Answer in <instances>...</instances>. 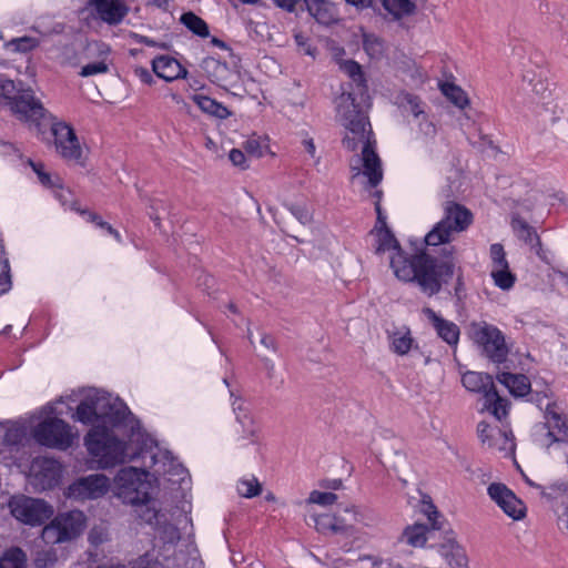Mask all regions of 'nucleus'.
<instances>
[{
    "label": "nucleus",
    "mask_w": 568,
    "mask_h": 568,
    "mask_svg": "<svg viewBox=\"0 0 568 568\" xmlns=\"http://www.w3.org/2000/svg\"><path fill=\"white\" fill-rule=\"evenodd\" d=\"M74 417L92 425L84 437V446L100 469L140 457L150 442L128 406L101 390H90L78 405Z\"/></svg>",
    "instance_id": "nucleus-1"
},
{
    "label": "nucleus",
    "mask_w": 568,
    "mask_h": 568,
    "mask_svg": "<svg viewBox=\"0 0 568 568\" xmlns=\"http://www.w3.org/2000/svg\"><path fill=\"white\" fill-rule=\"evenodd\" d=\"M353 92L343 89L335 99L336 120L346 130L343 144L346 149L355 151L361 149L349 162L351 182L354 186L364 190L377 186L383 180L382 162L371 141L372 130L365 114L355 103Z\"/></svg>",
    "instance_id": "nucleus-2"
},
{
    "label": "nucleus",
    "mask_w": 568,
    "mask_h": 568,
    "mask_svg": "<svg viewBox=\"0 0 568 568\" xmlns=\"http://www.w3.org/2000/svg\"><path fill=\"white\" fill-rule=\"evenodd\" d=\"M142 519L158 530V555L139 557L132 568H204L196 549L181 542L179 529L168 524L164 515L155 508L146 507Z\"/></svg>",
    "instance_id": "nucleus-3"
},
{
    "label": "nucleus",
    "mask_w": 568,
    "mask_h": 568,
    "mask_svg": "<svg viewBox=\"0 0 568 568\" xmlns=\"http://www.w3.org/2000/svg\"><path fill=\"white\" fill-rule=\"evenodd\" d=\"M389 264L399 281L416 282L429 296L440 291L442 283L447 282L455 270L453 258L438 261L426 253L408 256L403 250L389 255Z\"/></svg>",
    "instance_id": "nucleus-4"
},
{
    "label": "nucleus",
    "mask_w": 568,
    "mask_h": 568,
    "mask_svg": "<svg viewBox=\"0 0 568 568\" xmlns=\"http://www.w3.org/2000/svg\"><path fill=\"white\" fill-rule=\"evenodd\" d=\"M52 404L43 406L39 410L40 422L32 428V437L41 446L65 450L73 444L74 435L71 427L61 418L52 416Z\"/></svg>",
    "instance_id": "nucleus-5"
},
{
    "label": "nucleus",
    "mask_w": 568,
    "mask_h": 568,
    "mask_svg": "<svg viewBox=\"0 0 568 568\" xmlns=\"http://www.w3.org/2000/svg\"><path fill=\"white\" fill-rule=\"evenodd\" d=\"M144 469L121 468L113 479L114 495L124 504L143 505L151 498L152 484Z\"/></svg>",
    "instance_id": "nucleus-6"
},
{
    "label": "nucleus",
    "mask_w": 568,
    "mask_h": 568,
    "mask_svg": "<svg viewBox=\"0 0 568 568\" xmlns=\"http://www.w3.org/2000/svg\"><path fill=\"white\" fill-rule=\"evenodd\" d=\"M473 222V214L465 206L449 202L444 207V216L425 235L428 246L449 243L455 235L465 231Z\"/></svg>",
    "instance_id": "nucleus-7"
},
{
    "label": "nucleus",
    "mask_w": 568,
    "mask_h": 568,
    "mask_svg": "<svg viewBox=\"0 0 568 568\" xmlns=\"http://www.w3.org/2000/svg\"><path fill=\"white\" fill-rule=\"evenodd\" d=\"M0 90L10 100L11 109L24 121L38 122L45 118V110L37 100L30 89L22 88L21 83L0 74ZM39 123H37V126Z\"/></svg>",
    "instance_id": "nucleus-8"
},
{
    "label": "nucleus",
    "mask_w": 568,
    "mask_h": 568,
    "mask_svg": "<svg viewBox=\"0 0 568 568\" xmlns=\"http://www.w3.org/2000/svg\"><path fill=\"white\" fill-rule=\"evenodd\" d=\"M87 527V516L81 510L58 514L42 529V540L47 545L64 544L77 539Z\"/></svg>",
    "instance_id": "nucleus-9"
},
{
    "label": "nucleus",
    "mask_w": 568,
    "mask_h": 568,
    "mask_svg": "<svg viewBox=\"0 0 568 568\" xmlns=\"http://www.w3.org/2000/svg\"><path fill=\"white\" fill-rule=\"evenodd\" d=\"M462 383L467 390L483 395L484 409L498 420L507 416L509 403L498 395L490 375L469 371L463 375Z\"/></svg>",
    "instance_id": "nucleus-10"
},
{
    "label": "nucleus",
    "mask_w": 568,
    "mask_h": 568,
    "mask_svg": "<svg viewBox=\"0 0 568 568\" xmlns=\"http://www.w3.org/2000/svg\"><path fill=\"white\" fill-rule=\"evenodd\" d=\"M9 508L17 520L29 526L42 525L54 513L53 507L45 500L23 495L13 496Z\"/></svg>",
    "instance_id": "nucleus-11"
},
{
    "label": "nucleus",
    "mask_w": 568,
    "mask_h": 568,
    "mask_svg": "<svg viewBox=\"0 0 568 568\" xmlns=\"http://www.w3.org/2000/svg\"><path fill=\"white\" fill-rule=\"evenodd\" d=\"M470 334L489 359L495 363H501L506 359L508 347L503 333L496 326L486 322L473 323Z\"/></svg>",
    "instance_id": "nucleus-12"
},
{
    "label": "nucleus",
    "mask_w": 568,
    "mask_h": 568,
    "mask_svg": "<svg viewBox=\"0 0 568 568\" xmlns=\"http://www.w3.org/2000/svg\"><path fill=\"white\" fill-rule=\"evenodd\" d=\"M50 131L58 155L65 161L82 164L83 148L74 129L67 122L53 120L50 123Z\"/></svg>",
    "instance_id": "nucleus-13"
},
{
    "label": "nucleus",
    "mask_w": 568,
    "mask_h": 568,
    "mask_svg": "<svg viewBox=\"0 0 568 568\" xmlns=\"http://www.w3.org/2000/svg\"><path fill=\"white\" fill-rule=\"evenodd\" d=\"M61 464L49 457H37L32 460L28 481L37 491L51 489L59 485L62 477Z\"/></svg>",
    "instance_id": "nucleus-14"
},
{
    "label": "nucleus",
    "mask_w": 568,
    "mask_h": 568,
    "mask_svg": "<svg viewBox=\"0 0 568 568\" xmlns=\"http://www.w3.org/2000/svg\"><path fill=\"white\" fill-rule=\"evenodd\" d=\"M111 488V481L103 474H91L74 480L65 490V496L77 501L98 499Z\"/></svg>",
    "instance_id": "nucleus-15"
},
{
    "label": "nucleus",
    "mask_w": 568,
    "mask_h": 568,
    "mask_svg": "<svg viewBox=\"0 0 568 568\" xmlns=\"http://www.w3.org/2000/svg\"><path fill=\"white\" fill-rule=\"evenodd\" d=\"M150 444H152L151 438L150 442H148V447L144 448L141 456L145 458V456L149 455L151 459L149 466L153 469L154 475L168 476V479L173 483L183 481L187 475L183 465L180 464L169 450L161 449L159 447H155L153 450Z\"/></svg>",
    "instance_id": "nucleus-16"
},
{
    "label": "nucleus",
    "mask_w": 568,
    "mask_h": 568,
    "mask_svg": "<svg viewBox=\"0 0 568 568\" xmlns=\"http://www.w3.org/2000/svg\"><path fill=\"white\" fill-rule=\"evenodd\" d=\"M534 442L540 447L542 442L552 444L568 440V422L566 417L547 406L545 422L534 427Z\"/></svg>",
    "instance_id": "nucleus-17"
},
{
    "label": "nucleus",
    "mask_w": 568,
    "mask_h": 568,
    "mask_svg": "<svg viewBox=\"0 0 568 568\" xmlns=\"http://www.w3.org/2000/svg\"><path fill=\"white\" fill-rule=\"evenodd\" d=\"M489 498L513 520L526 517L525 503L503 483H491L487 488Z\"/></svg>",
    "instance_id": "nucleus-18"
},
{
    "label": "nucleus",
    "mask_w": 568,
    "mask_h": 568,
    "mask_svg": "<svg viewBox=\"0 0 568 568\" xmlns=\"http://www.w3.org/2000/svg\"><path fill=\"white\" fill-rule=\"evenodd\" d=\"M478 437L483 446L491 452L501 453L504 456L513 455L515 450L514 436L510 432L493 427L485 422L477 426Z\"/></svg>",
    "instance_id": "nucleus-19"
},
{
    "label": "nucleus",
    "mask_w": 568,
    "mask_h": 568,
    "mask_svg": "<svg viewBox=\"0 0 568 568\" xmlns=\"http://www.w3.org/2000/svg\"><path fill=\"white\" fill-rule=\"evenodd\" d=\"M201 68L211 82L224 89L233 88L239 82V71L216 58H205L201 63Z\"/></svg>",
    "instance_id": "nucleus-20"
},
{
    "label": "nucleus",
    "mask_w": 568,
    "mask_h": 568,
    "mask_svg": "<svg viewBox=\"0 0 568 568\" xmlns=\"http://www.w3.org/2000/svg\"><path fill=\"white\" fill-rule=\"evenodd\" d=\"M111 48L104 42H93L88 47V54L97 60L81 68L80 75L83 78L104 74L109 72V57Z\"/></svg>",
    "instance_id": "nucleus-21"
},
{
    "label": "nucleus",
    "mask_w": 568,
    "mask_h": 568,
    "mask_svg": "<svg viewBox=\"0 0 568 568\" xmlns=\"http://www.w3.org/2000/svg\"><path fill=\"white\" fill-rule=\"evenodd\" d=\"M153 72L166 82H173L187 77V70L174 57L161 54L152 60Z\"/></svg>",
    "instance_id": "nucleus-22"
},
{
    "label": "nucleus",
    "mask_w": 568,
    "mask_h": 568,
    "mask_svg": "<svg viewBox=\"0 0 568 568\" xmlns=\"http://www.w3.org/2000/svg\"><path fill=\"white\" fill-rule=\"evenodd\" d=\"M98 17L109 24H118L128 13V8L121 0H90Z\"/></svg>",
    "instance_id": "nucleus-23"
},
{
    "label": "nucleus",
    "mask_w": 568,
    "mask_h": 568,
    "mask_svg": "<svg viewBox=\"0 0 568 568\" xmlns=\"http://www.w3.org/2000/svg\"><path fill=\"white\" fill-rule=\"evenodd\" d=\"M423 314L432 323L437 335L443 341L452 346L457 345L459 341V328L454 322L443 318L429 307L423 308Z\"/></svg>",
    "instance_id": "nucleus-24"
},
{
    "label": "nucleus",
    "mask_w": 568,
    "mask_h": 568,
    "mask_svg": "<svg viewBox=\"0 0 568 568\" xmlns=\"http://www.w3.org/2000/svg\"><path fill=\"white\" fill-rule=\"evenodd\" d=\"M388 341L390 351L399 356H404L417 347L412 331L405 325L388 332Z\"/></svg>",
    "instance_id": "nucleus-25"
},
{
    "label": "nucleus",
    "mask_w": 568,
    "mask_h": 568,
    "mask_svg": "<svg viewBox=\"0 0 568 568\" xmlns=\"http://www.w3.org/2000/svg\"><path fill=\"white\" fill-rule=\"evenodd\" d=\"M310 14L322 24H331L337 20V10L328 0H304Z\"/></svg>",
    "instance_id": "nucleus-26"
},
{
    "label": "nucleus",
    "mask_w": 568,
    "mask_h": 568,
    "mask_svg": "<svg viewBox=\"0 0 568 568\" xmlns=\"http://www.w3.org/2000/svg\"><path fill=\"white\" fill-rule=\"evenodd\" d=\"M497 379L508 388L511 395L517 397L527 395L531 389L529 379L527 376L521 374L503 372L497 376Z\"/></svg>",
    "instance_id": "nucleus-27"
},
{
    "label": "nucleus",
    "mask_w": 568,
    "mask_h": 568,
    "mask_svg": "<svg viewBox=\"0 0 568 568\" xmlns=\"http://www.w3.org/2000/svg\"><path fill=\"white\" fill-rule=\"evenodd\" d=\"M442 556L445 558L447 568H468V558L465 549L454 540L442 546Z\"/></svg>",
    "instance_id": "nucleus-28"
},
{
    "label": "nucleus",
    "mask_w": 568,
    "mask_h": 568,
    "mask_svg": "<svg viewBox=\"0 0 568 568\" xmlns=\"http://www.w3.org/2000/svg\"><path fill=\"white\" fill-rule=\"evenodd\" d=\"M398 103L405 113L408 123L414 120H419L426 113V104L422 99L412 93H402L398 97Z\"/></svg>",
    "instance_id": "nucleus-29"
},
{
    "label": "nucleus",
    "mask_w": 568,
    "mask_h": 568,
    "mask_svg": "<svg viewBox=\"0 0 568 568\" xmlns=\"http://www.w3.org/2000/svg\"><path fill=\"white\" fill-rule=\"evenodd\" d=\"M30 166L37 174L39 182L48 189L54 190V194L59 200L64 197V190L62 189L61 179L57 174H51L45 171V168L40 162L29 161Z\"/></svg>",
    "instance_id": "nucleus-30"
},
{
    "label": "nucleus",
    "mask_w": 568,
    "mask_h": 568,
    "mask_svg": "<svg viewBox=\"0 0 568 568\" xmlns=\"http://www.w3.org/2000/svg\"><path fill=\"white\" fill-rule=\"evenodd\" d=\"M191 99L206 114L219 119H226L230 115L226 106L207 95L193 94Z\"/></svg>",
    "instance_id": "nucleus-31"
},
{
    "label": "nucleus",
    "mask_w": 568,
    "mask_h": 568,
    "mask_svg": "<svg viewBox=\"0 0 568 568\" xmlns=\"http://www.w3.org/2000/svg\"><path fill=\"white\" fill-rule=\"evenodd\" d=\"M336 63L339 70L345 73L353 83L357 87L358 92L362 94L366 88L365 78L362 71V67L354 60H343L335 54Z\"/></svg>",
    "instance_id": "nucleus-32"
},
{
    "label": "nucleus",
    "mask_w": 568,
    "mask_h": 568,
    "mask_svg": "<svg viewBox=\"0 0 568 568\" xmlns=\"http://www.w3.org/2000/svg\"><path fill=\"white\" fill-rule=\"evenodd\" d=\"M417 497H412L408 503L413 508H415L418 513L423 514L428 519V523L433 528H437V518L439 514L436 510L432 499L420 491H417Z\"/></svg>",
    "instance_id": "nucleus-33"
},
{
    "label": "nucleus",
    "mask_w": 568,
    "mask_h": 568,
    "mask_svg": "<svg viewBox=\"0 0 568 568\" xmlns=\"http://www.w3.org/2000/svg\"><path fill=\"white\" fill-rule=\"evenodd\" d=\"M344 513L346 516H334V534L351 535L354 524L362 521V515L354 507L345 508Z\"/></svg>",
    "instance_id": "nucleus-34"
},
{
    "label": "nucleus",
    "mask_w": 568,
    "mask_h": 568,
    "mask_svg": "<svg viewBox=\"0 0 568 568\" xmlns=\"http://www.w3.org/2000/svg\"><path fill=\"white\" fill-rule=\"evenodd\" d=\"M376 237V252L385 253L389 252L390 254H396V251H400V246L395 239L394 234L389 231L388 227L376 229L374 230Z\"/></svg>",
    "instance_id": "nucleus-35"
},
{
    "label": "nucleus",
    "mask_w": 568,
    "mask_h": 568,
    "mask_svg": "<svg viewBox=\"0 0 568 568\" xmlns=\"http://www.w3.org/2000/svg\"><path fill=\"white\" fill-rule=\"evenodd\" d=\"M427 526L424 524H414L405 528L400 540L412 547H423L427 540Z\"/></svg>",
    "instance_id": "nucleus-36"
},
{
    "label": "nucleus",
    "mask_w": 568,
    "mask_h": 568,
    "mask_svg": "<svg viewBox=\"0 0 568 568\" xmlns=\"http://www.w3.org/2000/svg\"><path fill=\"white\" fill-rule=\"evenodd\" d=\"M384 9L398 20L404 17L413 14L416 10V4L412 0H381Z\"/></svg>",
    "instance_id": "nucleus-37"
},
{
    "label": "nucleus",
    "mask_w": 568,
    "mask_h": 568,
    "mask_svg": "<svg viewBox=\"0 0 568 568\" xmlns=\"http://www.w3.org/2000/svg\"><path fill=\"white\" fill-rule=\"evenodd\" d=\"M398 70L403 74V79L412 87H419L426 80V74L412 60L403 61Z\"/></svg>",
    "instance_id": "nucleus-38"
},
{
    "label": "nucleus",
    "mask_w": 568,
    "mask_h": 568,
    "mask_svg": "<svg viewBox=\"0 0 568 568\" xmlns=\"http://www.w3.org/2000/svg\"><path fill=\"white\" fill-rule=\"evenodd\" d=\"M180 21L192 33L201 38H207L210 30L207 23L193 12H185L181 16Z\"/></svg>",
    "instance_id": "nucleus-39"
},
{
    "label": "nucleus",
    "mask_w": 568,
    "mask_h": 568,
    "mask_svg": "<svg viewBox=\"0 0 568 568\" xmlns=\"http://www.w3.org/2000/svg\"><path fill=\"white\" fill-rule=\"evenodd\" d=\"M540 447L546 449L554 462L565 465L568 471V439L558 440L557 443L552 442V444L542 442Z\"/></svg>",
    "instance_id": "nucleus-40"
},
{
    "label": "nucleus",
    "mask_w": 568,
    "mask_h": 568,
    "mask_svg": "<svg viewBox=\"0 0 568 568\" xmlns=\"http://www.w3.org/2000/svg\"><path fill=\"white\" fill-rule=\"evenodd\" d=\"M490 276L494 284L503 291H509L516 283V275L510 271L509 265L490 268Z\"/></svg>",
    "instance_id": "nucleus-41"
},
{
    "label": "nucleus",
    "mask_w": 568,
    "mask_h": 568,
    "mask_svg": "<svg viewBox=\"0 0 568 568\" xmlns=\"http://www.w3.org/2000/svg\"><path fill=\"white\" fill-rule=\"evenodd\" d=\"M27 556L20 548H10L0 557V568H26Z\"/></svg>",
    "instance_id": "nucleus-42"
},
{
    "label": "nucleus",
    "mask_w": 568,
    "mask_h": 568,
    "mask_svg": "<svg viewBox=\"0 0 568 568\" xmlns=\"http://www.w3.org/2000/svg\"><path fill=\"white\" fill-rule=\"evenodd\" d=\"M236 490L244 498H253L261 494L262 486L256 477L245 476L237 481Z\"/></svg>",
    "instance_id": "nucleus-43"
},
{
    "label": "nucleus",
    "mask_w": 568,
    "mask_h": 568,
    "mask_svg": "<svg viewBox=\"0 0 568 568\" xmlns=\"http://www.w3.org/2000/svg\"><path fill=\"white\" fill-rule=\"evenodd\" d=\"M359 568H403L402 565L392 558L381 556H363L358 558Z\"/></svg>",
    "instance_id": "nucleus-44"
},
{
    "label": "nucleus",
    "mask_w": 568,
    "mask_h": 568,
    "mask_svg": "<svg viewBox=\"0 0 568 568\" xmlns=\"http://www.w3.org/2000/svg\"><path fill=\"white\" fill-rule=\"evenodd\" d=\"M511 227L516 236L526 243L531 244L535 240H537V234L534 227L520 217L513 219Z\"/></svg>",
    "instance_id": "nucleus-45"
},
{
    "label": "nucleus",
    "mask_w": 568,
    "mask_h": 568,
    "mask_svg": "<svg viewBox=\"0 0 568 568\" xmlns=\"http://www.w3.org/2000/svg\"><path fill=\"white\" fill-rule=\"evenodd\" d=\"M442 91L448 100L460 109H464L469 102L465 91L453 83H444Z\"/></svg>",
    "instance_id": "nucleus-46"
},
{
    "label": "nucleus",
    "mask_w": 568,
    "mask_h": 568,
    "mask_svg": "<svg viewBox=\"0 0 568 568\" xmlns=\"http://www.w3.org/2000/svg\"><path fill=\"white\" fill-rule=\"evenodd\" d=\"M38 44H39V41L36 38L20 37V38L12 39L6 45L8 49H10L13 52L26 53V52L37 48Z\"/></svg>",
    "instance_id": "nucleus-47"
},
{
    "label": "nucleus",
    "mask_w": 568,
    "mask_h": 568,
    "mask_svg": "<svg viewBox=\"0 0 568 568\" xmlns=\"http://www.w3.org/2000/svg\"><path fill=\"white\" fill-rule=\"evenodd\" d=\"M334 516L335 515H331V514H323V515L312 514V515H310V518L313 520L314 526L317 531H320L322 534H328V532L334 534V526H333Z\"/></svg>",
    "instance_id": "nucleus-48"
},
{
    "label": "nucleus",
    "mask_w": 568,
    "mask_h": 568,
    "mask_svg": "<svg viewBox=\"0 0 568 568\" xmlns=\"http://www.w3.org/2000/svg\"><path fill=\"white\" fill-rule=\"evenodd\" d=\"M413 128H417L418 132L424 136V138H432L435 135L436 133V126L435 124L429 120V116L426 113L423 114V118H420L419 120H414V121H410L409 123Z\"/></svg>",
    "instance_id": "nucleus-49"
},
{
    "label": "nucleus",
    "mask_w": 568,
    "mask_h": 568,
    "mask_svg": "<svg viewBox=\"0 0 568 568\" xmlns=\"http://www.w3.org/2000/svg\"><path fill=\"white\" fill-rule=\"evenodd\" d=\"M491 268L505 267L508 264L503 245L495 243L490 246Z\"/></svg>",
    "instance_id": "nucleus-50"
},
{
    "label": "nucleus",
    "mask_w": 568,
    "mask_h": 568,
    "mask_svg": "<svg viewBox=\"0 0 568 568\" xmlns=\"http://www.w3.org/2000/svg\"><path fill=\"white\" fill-rule=\"evenodd\" d=\"M337 500V496L334 493L313 490L307 501L310 504H317L321 506L333 505Z\"/></svg>",
    "instance_id": "nucleus-51"
},
{
    "label": "nucleus",
    "mask_w": 568,
    "mask_h": 568,
    "mask_svg": "<svg viewBox=\"0 0 568 568\" xmlns=\"http://www.w3.org/2000/svg\"><path fill=\"white\" fill-rule=\"evenodd\" d=\"M243 148L248 155L254 158L263 156L267 149L265 144H263L260 140L255 138L246 140L243 143Z\"/></svg>",
    "instance_id": "nucleus-52"
},
{
    "label": "nucleus",
    "mask_w": 568,
    "mask_h": 568,
    "mask_svg": "<svg viewBox=\"0 0 568 568\" xmlns=\"http://www.w3.org/2000/svg\"><path fill=\"white\" fill-rule=\"evenodd\" d=\"M11 288V276L9 262L0 258V294L7 293Z\"/></svg>",
    "instance_id": "nucleus-53"
},
{
    "label": "nucleus",
    "mask_w": 568,
    "mask_h": 568,
    "mask_svg": "<svg viewBox=\"0 0 568 568\" xmlns=\"http://www.w3.org/2000/svg\"><path fill=\"white\" fill-rule=\"evenodd\" d=\"M294 39L301 52L313 58L315 57V49L311 45L306 36L303 33H296Z\"/></svg>",
    "instance_id": "nucleus-54"
},
{
    "label": "nucleus",
    "mask_w": 568,
    "mask_h": 568,
    "mask_svg": "<svg viewBox=\"0 0 568 568\" xmlns=\"http://www.w3.org/2000/svg\"><path fill=\"white\" fill-rule=\"evenodd\" d=\"M89 541L93 546H99L108 540V532L103 528L94 527L89 532Z\"/></svg>",
    "instance_id": "nucleus-55"
},
{
    "label": "nucleus",
    "mask_w": 568,
    "mask_h": 568,
    "mask_svg": "<svg viewBox=\"0 0 568 568\" xmlns=\"http://www.w3.org/2000/svg\"><path fill=\"white\" fill-rule=\"evenodd\" d=\"M288 210L302 224H307L311 221V214L306 207L301 205H290Z\"/></svg>",
    "instance_id": "nucleus-56"
},
{
    "label": "nucleus",
    "mask_w": 568,
    "mask_h": 568,
    "mask_svg": "<svg viewBox=\"0 0 568 568\" xmlns=\"http://www.w3.org/2000/svg\"><path fill=\"white\" fill-rule=\"evenodd\" d=\"M526 481L528 485L532 486V487H536L537 489L540 490V494L547 498H555L556 495H555V490L558 489V490H567L568 487L566 484H560V485H552L549 489L550 491H546L545 488H542L541 486L539 485H536L535 483H532L531 480H529L528 478H526Z\"/></svg>",
    "instance_id": "nucleus-57"
},
{
    "label": "nucleus",
    "mask_w": 568,
    "mask_h": 568,
    "mask_svg": "<svg viewBox=\"0 0 568 568\" xmlns=\"http://www.w3.org/2000/svg\"><path fill=\"white\" fill-rule=\"evenodd\" d=\"M373 194L375 196H377V201L375 202V211L377 214V221H376V225H375L374 230L387 227L386 215L383 213L382 207H381V202H379L381 192L375 191Z\"/></svg>",
    "instance_id": "nucleus-58"
},
{
    "label": "nucleus",
    "mask_w": 568,
    "mask_h": 568,
    "mask_svg": "<svg viewBox=\"0 0 568 568\" xmlns=\"http://www.w3.org/2000/svg\"><path fill=\"white\" fill-rule=\"evenodd\" d=\"M133 73L144 84L151 85L154 82L152 73L144 67H135Z\"/></svg>",
    "instance_id": "nucleus-59"
},
{
    "label": "nucleus",
    "mask_w": 568,
    "mask_h": 568,
    "mask_svg": "<svg viewBox=\"0 0 568 568\" xmlns=\"http://www.w3.org/2000/svg\"><path fill=\"white\" fill-rule=\"evenodd\" d=\"M230 161L235 165L240 166L242 169L246 168V158L245 153L240 149H233L231 150L229 154Z\"/></svg>",
    "instance_id": "nucleus-60"
},
{
    "label": "nucleus",
    "mask_w": 568,
    "mask_h": 568,
    "mask_svg": "<svg viewBox=\"0 0 568 568\" xmlns=\"http://www.w3.org/2000/svg\"><path fill=\"white\" fill-rule=\"evenodd\" d=\"M22 437V430L19 427H11L7 430L4 440L10 444H18Z\"/></svg>",
    "instance_id": "nucleus-61"
},
{
    "label": "nucleus",
    "mask_w": 568,
    "mask_h": 568,
    "mask_svg": "<svg viewBox=\"0 0 568 568\" xmlns=\"http://www.w3.org/2000/svg\"><path fill=\"white\" fill-rule=\"evenodd\" d=\"M131 37H132V39H133V41L135 43L145 44L148 47L164 48V44H160L155 40H153V39H151L149 37H145V36H142V34H138V33H133Z\"/></svg>",
    "instance_id": "nucleus-62"
},
{
    "label": "nucleus",
    "mask_w": 568,
    "mask_h": 568,
    "mask_svg": "<svg viewBox=\"0 0 568 568\" xmlns=\"http://www.w3.org/2000/svg\"><path fill=\"white\" fill-rule=\"evenodd\" d=\"M273 1L277 7L284 9L288 12H293L300 0H273Z\"/></svg>",
    "instance_id": "nucleus-63"
},
{
    "label": "nucleus",
    "mask_w": 568,
    "mask_h": 568,
    "mask_svg": "<svg viewBox=\"0 0 568 568\" xmlns=\"http://www.w3.org/2000/svg\"><path fill=\"white\" fill-rule=\"evenodd\" d=\"M524 81H527L528 84L531 87V90L536 92L537 94H542L546 90V85L542 81L538 80L536 83H534V80L528 78V75L524 77Z\"/></svg>",
    "instance_id": "nucleus-64"
}]
</instances>
